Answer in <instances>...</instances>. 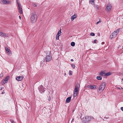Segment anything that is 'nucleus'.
<instances>
[{"mask_svg":"<svg viewBox=\"0 0 123 123\" xmlns=\"http://www.w3.org/2000/svg\"><path fill=\"white\" fill-rule=\"evenodd\" d=\"M71 99V97H69L67 98L66 101L67 103H69Z\"/></svg>","mask_w":123,"mask_h":123,"instance_id":"16","label":"nucleus"},{"mask_svg":"<svg viewBox=\"0 0 123 123\" xmlns=\"http://www.w3.org/2000/svg\"><path fill=\"white\" fill-rule=\"evenodd\" d=\"M121 110L122 111H123V107H122L121 108Z\"/></svg>","mask_w":123,"mask_h":123,"instance_id":"35","label":"nucleus"},{"mask_svg":"<svg viewBox=\"0 0 123 123\" xmlns=\"http://www.w3.org/2000/svg\"><path fill=\"white\" fill-rule=\"evenodd\" d=\"M97 40H95L94 41V43H96V42L97 41Z\"/></svg>","mask_w":123,"mask_h":123,"instance_id":"34","label":"nucleus"},{"mask_svg":"<svg viewBox=\"0 0 123 123\" xmlns=\"http://www.w3.org/2000/svg\"><path fill=\"white\" fill-rule=\"evenodd\" d=\"M90 35L92 36H94L95 35L94 33L92 32L91 33Z\"/></svg>","mask_w":123,"mask_h":123,"instance_id":"25","label":"nucleus"},{"mask_svg":"<svg viewBox=\"0 0 123 123\" xmlns=\"http://www.w3.org/2000/svg\"><path fill=\"white\" fill-rule=\"evenodd\" d=\"M105 44V42H102V43L101 44Z\"/></svg>","mask_w":123,"mask_h":123,"instance_id":"36","label":"nucleus"},{"mask_svg":"<svg viewBox=\"0 0 123 123\" xmlns=\"http://www.w3.org/2000/svg\"><path fill=\"white\" fill-rule=\"evenodd\" d=\"M0 36L5 37H7L8 35L7 34H6L5 33H3L0 31Z\"/></svg>","mask_w":123,"mask_h":123,"instance_id":"13","label":"nucleus"},{"mask_svg":"<svg viewBox=\"0 0 123 123\" xmlns=\"http://www.w3.org/2000/svg\"><path fill=\"white\" fill-rule=\"evenodd\" d=\"M73 74V72L71 70L69 71L68 74L69 75H72Z\"/></svg>","mask_w":123,"mask_h":123,"instance_id":"22","label":"nucleus"},{"mask_svg":"<svg viewBox=\"0 0 123 123\" xmlns=\"http://www.w3.org/2000/svg\"><path fill=\"white\" fill-rule=\"evenodd\" d=\"M96 79L98 80H101L102 79V77L100 76H97V77Z\"/></svg>","mask_w":123,"mask_h":123,"instance_id":"20","label":"nucleus"},{"mask_svg":"<svg viewBox=\"0 0 123 123\" xmlns=\"http://www.w3.org/2000/svg\"><path fill=\"white\" fill-rule=\"evenodd\" d=\"M37 17V15L35 12H32L31 13L30 20L32 23H34L36 22Z\"/></svg>","mask_w":123,"mask_h":123,"instance_id":"1","label":"nucleus"},{"mask_svg":"<svg viewBox=\"0 0 123 123\" xmlns=\"http://www.w3.org/2000/svg\"><path fill=\"white\" fill-rule=\"evenodd\" d=\"M38 88L39 91L41 93L44 92L45 91V90L43 87V86L42 85H41Z\"/></svg>","mask_w":123,"mask_h":123,"instance_id":"8","label":"nucleus"},{"mask_svg":"<svg viewBox=\"0 0 123 123\" xmlns=\"http://www.w3.org/2000/svg\"><path fill=\"white\" fill-rule=\"evenodd\" d=\"M10 121L12 123H15L14 121L12 120H10Z\"/></svg>","mask_w":123,"mask_h":123,"instance_id":"30","label":"nucleus"},{"mask_svg":"<svg viewBox=\"0 0 123 123\" xmlns=\"http://www.w3.org/2000/svg\"><path fill=\"white\" fill-rule=\"evenodd\" d=\"M5 83V82L4 80H3L2 81V84H4Z\"/></svg>","mask_w":123,"mask_h":123,"instance_id":"27","label":"nucleus"},{"mask_svg":"<svg viewBox=\"0 0 123 123\" xmlns=\"http://www.w3.org/2000/svg\"><path fill=\"white\" fill-rule=\"evenodd\" d=\"M104 74L103 72L101 71L99 74V75L101 76H103V74Z\"/></svg>","mask_w":123,"mask_h":123,"instance_id":"24","label":"nucleus"},{"mask_svg":"<svg viewBox=\"0 0 123 123\" xmlns=\"http://www.w3.org/2000/svg\"><path fill=\"white\" fill-rule=\"evenodd\" d=\"M94 0H90L89 1V3H91L92 5H94Z\"/></svg>","mask_w":123,"mask_h":123,"instance_id":"19","label":"nucleus"},{"mask_svg":"<svg viewBox=\"0 0 123 123\" xmlns=\"http://www.w3.org/2000/svg\"><path fill=\"white\" fill-rule=\"evenodd\" d=\"M91 89H96V86L95 85H88Z\"/></svg>","mask_w":123,"mask_h":123,"instance_id":"15","label":"nucleus"},{"mask_svg":"<svg viewBox=\"0 0 123 123\" xmlns=\"http://www.w3.org/2000/svg\"><path fill=\"white\" fill-rule=\"evenodd\" d=\"M1 3L3 4H9L11 3V2L10 1L2 0Z\"/></svg>","mask_w":123,"mask_h":123,"instance_id":"9","label":"nucleus"},{"mask_svg":"<svg viewBox=\"0 0 123 123\" xmlns=\"http://www.w3.org/2000/svg\"><path fill=\"white\" fill-rule=\"evenodd\" d=\"M51 98L49 97L48 99L49 101H51Z\"/></svg>","mask_w":123,"mask_h":123,"instance_id":"33","label":"nucleus"},{"mask_svg":"<svg viewBox=\"0 0 123 123\" xmlns=\"http://www.w3.org/2000/svg\"><path fill=\"white\" fill-rule=\"evenodd\" d=\"M93 117H91L88 116H86L84 117H83L82 119V122L84 123L87 122H88L91 121L92 119H93Z\"/></svg>","mask_w":123,"mask_h":123,"instance_id":"4","label":"nucleus"},{"mask_svg":"<svg viewBox=\"0 0 123 123\" xmlns=\"http://www.w3.org/2000/svg\"><path fill=\"white\" fill-rule=\"evenodd\" d=\"M50 51H48L46 53L47 55L46 57V62H49L51 61L52 59V57L51 55H50Z\"/></svg>","mask_w":123,"mask_h":123,"instance_id":"5","label":"nucleus"},{"mask_svg":"<svg viewBox=\"0 0 123 123\" xmlns=\"http://www.w3.org/2000/svg\"><path fill=\"white\" fill-rule=\"evenodd\" d=\"M122 80L123 81V78L122 79Z\"/></svg>","mask_w":123,"mask_h":123,"instance_id":"44","label":"nucleus"},{"mask_svg":"<svg viewBox=\"0 0 123 123\" xmlns=\"http://www.w3.org/2000/svg\"><path fill=\"white\" fill-rule=\"evenodd\" d=\"M112 8V6L110 4H108L107 6L106 10L108 12H109L110 11Z\"/></svg>","mask_w":123,"mask_h":123,"instance_id":"10","label":"nucleus"},{"mask_svg":"<svg viewBox=\"0 0 123 123\" xmlns=\"http://www.w3.org/2000/svg\"><path fill=\"white\" fill-rule=\"evenodd\" d=\"M36 6V5H35V6Z\"/></svg>","mask_w":123,"mask_h":123,"instance_id":"45","label":"nucleus"},{"mask_svg":"<svg viewBox=\"0 0 123 123\" xmlns=\"http://www.w3.org/2000/svg\"><path fill=\"white\" fill-rule=\"evenodd\" d=\"M17 2L18 5V9L19 12L22 14H23V12L22 10V8L21 7V5L18 0H17Z\"/></svg>","mask_w":123,"mask_h":123,"instance_id":"6","label":"nucleus"},{"mask_svg":"<svg viewBox=\"0 0 123 123\" xmlns=\"http://www.w3.org/2000/svg\"><path fill=\"white\" fill-rule=\"evenodd\" d=\"M105 87V82H103L102 83L100 86L99 88V91L101 90L102 91L104 89Z\"/></svg>","mask_w":123,"mask_h":123,"instance_id":"7","label":"nucleus"},{"mask_svg":"<svg viewBox=\"0 0 123 123\" xmlns=\"http://www.w3.org/2000/svg\"><path fill=\"white\" fill-rule=\"evenodd\" d=\"M119 29H118L116 30V31H114L111 33L110 36V39H112V38H114L116 37L119 32Z\"/></svg>","mask_w":123,"mask_h":123,"instance_id":"3","label":"nucleus"},{"mask_svg":"<svg viewBox=\"0 0 123 123\" xmlns=\"http://www.w3.org/2000/svg\"><path fill=\"white\" fill-rule=\"evenodd\" d=\"M59 36L56 35V39L57 40H59Z\"/></svg>","mask_w":123,"mask_h":123,"instance_id":"26","label":"nucleus"},{"mask_svg":"<svg viewBox=\"0 0 123 123\" xmlns=\"http://www.w3.org/2000/svg\"><path fill=\"white\" fill-rule=\"evenodd\" d=\"M23 77V76H18L16 78V80L18 81H20L22 80Z\"/></svg>","mask_w":123,"mask_h":123,"instance_id":"11","label":"nucleus"},{"mask_svg":"<svg viewBox=\"0 0 123 123\" xmlns=\"http://www.w3.org/2000/svg\"><path fill=\"white\" fill-rule=\"evenodd\" d=\"M111 74V73H110V72H108L105 74V76H108L110 75Z\"/></svg>","mask_w":123,"mask_h":123,"instance_id":"23","label":"nucleus"},{"mask_svg":"<svg viewBox=\"0 0 123 123\" xmlns=\"http://www.w3.org/2000/svg\"><path fill=\"white\" fill-rule=\"evenodd\" d=\"M4 88V87H2L1 88H0V90H1L2 89H3Z\"/></svg>","mask_w":123,"mask_h":123,"instance_id":"32","label":"nucleus"},{"mask_svg":"<svg viewBox=\"0 0 123 123\" xmlns=\"http://www.w3.org/2000/svg\"><path fill=\"white\" fill-rule=\"evenodd\" d=\"M64 75L66 76V77L67 76H66V73H64Z\"/></svg>","mask_w":123,"mask_h":123,"instance_id":"40","label":"nucleus"},{"mask_svg":"<svg viewBox=\"0 0 123 123\" xmlns=\"http://www.w3.org/2000/svg\"><path fill=\"white\" fill-rule=\"evenodd\" d=\"M61 29H60V30L58 31L56 35L60 36L61 34Z\"/></svg>","mask_w":123,"mask_h":123,"instance_id":"17","label":"nucleus"},{"mask_svg":"<svg viewBox=\"0 0 123 123\" xmlns=\"http://www.w3.org/2000/svg\"><path fill=\"white\" fill-rule=\"evenodd\" d=\"M95 8L96 9H98V5H96L95 6Z\"/></svg>","mask_w":123,"mask_h":123,"instance_id":"28","label":"nucleus"},{"mask_svg":"<svg viewBox=\"0 0 123 123\" xmlns=\"http://www.w3.org/2000/svg\"><path fill=\"white\" fill-rule=\"evenodd\" d=\"M44 61H45V60H44V59L42 61V62H42V61H43V62H44Z\"/></svg>","mask_w":123,"mask_h":123,"instance_id":"38","label":"nucleus"},{"mask_svg":"<svg viewBox=\"0 0 123 123\" xmlns=\"http://www.w3.org/2000/svg\"><path fill=\"white\" fill-rule=\"evenodd\" d=\"M19 18H20V19H21V17L20 16H19Z\"/></svg>","mask_w":123,"mask_h":123,"instance_id":"42","label":"nucleus"},{"mask_svg":"<svg viewBox=\"0 0 123 123\" xmlns=\"http://www.w3.org/2000/svg\"><path fill=\"white\" fill-rule=\"evenodd\" d=\"M8 77H7L4 79V80L5 81V83H7L8 80Z\"/></svg>","mask_w":123,"mask_h":123,"instance_id":"18","label":"nucleus"},{"mask_svg":"<svg viewBox=\"0 0 123 123\" xmlns=\"http://www.w3.org/2000/svg\"><path fill=\"white\" fill-rule=\"evenodd\" d=\"M77 17V15L76 14H74V15L72 16L71 17V20L73 21L75 18H76Z\"/></svg>","mask_w":123,"mask_h":123,"instance_id":"14","label":"nucleus"},{"mask_svg":"<svg viewBox=\"0 0 123 123\" xmlns=\"http://www.w3.org/2000/svg\"><path fill=\"white\" fill-rule=\"evenodd\" d=\"M101 22V21H99L98 22H97L96 23V24L97 25L99 23Z\"/></svg>","mask_w":123,"mask_h":123,"instance_id":"31","label":"nucleus"},{"mask_svg":"<svg viewBox=\"0 0 123 123\" xmlns=\"http://www.w3.org/2000/svg\"><path fill=\"white\" fill-rule=\"evenodd\" d=\"M80 87V85L78 83H77L75 86V88L74 90V96L75 97L77 95V92L79 91Z\"/></svg>","mask_w":123,"mask_h":123,"instance_id":"2","label":"nucleus"},{"mask_svg":"<svg viewBox=\"0 0 123 123\" xmlns=\"http://www.w3.org/2000/svg\"><path fill=\"white\" fill-rule=\"evenodd\" d=\"M118 89H120V87H118Z\"/></svg>","mask_w":123,"mask_h":123,"instance_id":"43","label":"nucleus"},{"mask_svg":"<svg viewBox=\"0 0 123 123\" xmlns=\"http://www.w3.org/2000/svg\"><path fill=\"white\" fill-rule=\"evenodd\" d=\"M74 119L73 118L72 120V121H71V122L72 123Z\"/></svg>","mask_w":123,"mask_h":123,"instance_id":"41","label":"nucleus"},{"mask_svg":"<svg viewBox=\"0 0 123 123\" xmlns=\"http://www.w3.org/2000/svg\"><path fill=\"white\" fill-rule=\"evenodd\" d=\"M71 61L72 62H73L74 61V60L73 59H71Z\"/></svg>","mask_w":123,"mask_h":123,"instance_id":"39","label":"nucleus"},{"mask_svg":"<svg viewBox=\"0 0 123 123\" xmlns=\"http://www.w3.org/2000/svg\"><path fill=\"white\" fill-rule=\"evenodd\" d=\"M3 93V92H2V93Z\"/></svg>","mask_w":123,"mask_h":123,"instance_id":"46","label":"nucleus"},{"mask_svg":"<svg viewBox=\"0 0 123 123\" xmlns=\"http://www.w3.org/2000/svg\"><path fill=\"white\" fill-rule=\"evenodd\" d=\"M121 87V89H122V88Z\"/></svg>","mask_w":123,"mask_h":123,"instance_id":"47","label":"nucleus"},{"mask_svg":"<svg viewBox=\"0 0 123 123\" xmlns=\"http://www.w3.org/2000/svg\"><path fill=\"white\" fill-rule=\"evenodd\" d=\"M5 49L7 54L9 55H11V52L9 49L6 47L5 48Z\"/></svg>","mask_w":123,"mask_h":123,"instance_id":"12","label":"nucleus"},{"mask_svg":"<svg viewBox=\"0 0 123 123\" xmlns=\"http://www.w3.org/2000/svg\"><path fill=\"white\" fill-rule=\"evenodd\" d=\"M71 45L73 46H74L75 45V43L74 42H72L71 43Z\"/></svg>","mask_w":123,"mask_h":123,"instance_id":"21","label":"nucleus"},{"mask_svg":"<svg viewBox=\"0 0 123 123\" xmlns=\"http://www.w3.org/2000/svg\"><path fill=\"white\" fill-rule=\"evenodd\" d=\"M3 75V74H1L0 75V77H2Z\"/></svg>","mask_w":123,"mask_h":123,"instance_id":"37","label":"nucleus"},{"mask_svg":"<svg viewBox=\"0 0 123 123\" xmlns=\"http://www.w3.org/2000/svg\"><path fill=\"white\" fill-rule=\"evenodd\" d=\"M72 68H74L75 66L74 65L72 64Z\"/></svg>","mask_w":123,"mask_h":123,"instance_id":"29","label":"nucleus"}]
</instances>
